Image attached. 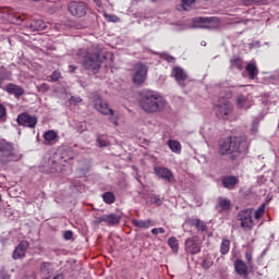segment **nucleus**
<instances>
[{"label":"nucleus","instance_id":"obj_1","mask_svg":"<svg viewBox=\"0 0 279 279\" xmlns=\"http://www.w3.org/2000/svg\"><path fill=\"white\" fill-rule=\"evenodd\" d=\"M250 149V142L245 136H229L219 142L218 154L230 156V154H245Z\"/></svg>","mask_w":279,"mask_h":279},{"label":"nucleus","instance_id":"obj_2","mask_svg":"<svg viewBox=\"0 0 279 279\" xmlns=\"http://www.w3.org/2000/svg\"><path fill=\"white\" fill-rule=\"evenodd\" d=\"M140 105L145 112H160L165 108V98L156 92L146 90L142 93Z\"/></svg>","mask_w":279,"mask_h":279},{"label":"nucleus","instance_id":"obj_3","mask_svg":"<svg viewBox=\"0 0 279 279\" xmlns=\"http://www.w3.org/2000/svg\"><path fill=\"white\" fill-rule=\"evenodd\" d=\"M214 110L219 119H228L230 114H232V110L234 107L232 102L226 98H220L218 102L215 105Z\"/></svg>","mask_w":279,"mask_h":279},{"label":"nucleus","instance_id":"obj_4","mask_svg":"<svg viewBox=\"0 0 279 279\" xmlns=\"http://www.w3.org/2000/svg\"><path fill=\"white\" fill-rule=\"evenodd\" d=\"M147 65L143 63H136L132 69V81L136 86H141V84H145V80H147Z\"/></svg>","mask_w":279,"mask_h":279},{"label":"nucleus","instance_id":"obj_5","mask_svg":"<svg viewBox=\"0 0 279 279\" xmlns=\"http://www.w3.org/2000/svg\"><path fill=\"white\" fill-rule=\"evenodd\" d=\"M94 107L100 112L101 114H110L111 121L113 122V125H119V122L117 119H119V116L114 114V111L108 107V104L104 101L101 98H98L95 100Z\"/></svg>","mask_w":279,"mask_h":279},{"label":"nucleus","instance_id":"obj_6","mask_svg":"<svg viewBox=\"0 0 279 279\" xmlns=\"http://www.w3.org/2000/svg\"><path fill=\"white\" fill-rule=\"evenodd\" d=\"M68 10L72 16H77L82 19V16H86V11L88 10V5L85 2L72 1L68 5Z\"/></svg>","mask_w":279,"mask_h":279},{"label":"nucleus","instance_id":"obj_7","mask_svg":"<svg viewBox=\"0 0 279 279\" xmlns=\"http://www.w3.org/2000/svg\"><path fill=\"white\" fill-rule=\"evenodd\" d=\"M193 23L196 27H203L205 29H215V27H219L218 17H195Z\"/></svg>","mask_w":279,"mask_h":279},{"label":"nucleus","instance_id":"obj_8","mask_svg":"<svg viewBox=\"0 0 279 279\" xmlns=\"http://www.w3.org/2000/svg\"><path fill=\"white\" fill-rule=\"evenodd\" d=\"M83 66H85V69H88L89 71H99V68L101 66L99 54L87 53L84 58Z\"/></svg>","mask_w":279,"mask_h":279},{"label":"nucleus","instance_id":"obj_9","mask_svg":"<svg viewBox=\"0 0 279 279\" xmlns=\"http://www.w3.org/2000/svg\"><path fill=\"white\" fill-rule=\"evenodd\" d=\"M254 105V101L252 100V96L250 95H239L235 98V107L238 110H248V108H252Z\"/></svg>","mask_w":279,"mask_h":279},{"label":"nucleus","instance_id":"obj_10","mask_svg":"<svg viewBox=\"0 0 279 279\" xmlns=\"http://www.w3.org/2000/svg\"><path fill=\"white\" fill-rule=\"evenodd\" d=\"M19 125H24V128H36L38 123V118L35 116H29L28 113H21L17 117Z\"/></svg>","mask_w":279,"mask_h":279},{"label":"nucleus","instance_id":"obj_11","mask_svg":"<svg viewBox=\"0 0 279 279\" xmlns=\"http://www.w3.org/2000/svg\"><path fill=\"white\" fill-rule=\"evenodd\" d=\"M172 77H174L175 82H178L179 86H186V81L189 80V74L184 71V69L180 66H174L172 69Z\"/></svg>","mask_w":279,"mask_h":279},{"label":"nucleus","instance_id":"obj_12","mask_svg":"<svg viewBox=\"0 0 279 279\" xmlns=\"http://www.w3.org/2000/svg\"><path fill=\"white\" fill-rule=\"evenodd\" d=\"M120 221L121 217L117 216V214L104 215L95 220L96 223H107V226H118Z\"/></svg>","mask_w":279,"mask_h":279},{"label":"nucleus","instance_id":"obj_13","mask_svg":"<svg viewBox=\"0 0 279 279\" xmlns=\"http://www.w3.org/2000/svg\"><path fill=\"white\" fill-rule=\"evenodd\" d=\"M242 228L252 229L254 221L252 220V209H245L239 215Z\"/></svg>","mask_w":279,"mask_h":279},{"label":"nucleus","instance_id":"obj_14","mask_svg":"<svg viewBox=\"0 0 279 279\" xmlns=\"http://www.w3.org/2000/svg\"><path fill=\"white\" fill-rule=\"evenodd\" d=\"M27 247H29V242L21 241L13 252L14 260H19V258H25V252H27Z\"/></svg>","mask_w":279,"mask_h":279},{"label":"nucleus","instance_id":"obj_15","mask_svg":"<svg viewBox=\"0 0 279 279\" xmlns=\"http://www.w3.org/2000/svg\"><path fill=\"white\" fill-rule=\"evenodd\" d=\"M14 146L4 140L0 141V158H8V156H12Z\"/></svg>","mask_w":279,"mask_h":279},{"label":"nucleus","instance_id":"obj_16","mask_svg":"<svg viewBox=\"0 0 279 279\" xmlns=\"http://www.w3.org/2000/svg\"><path fill=\"white\" fill-rule=\"evenodd\" d=\"M185 250L189 254H199L202 252V247L194 239H187L185 241Z\"/></svg>","mask_w":279,"mask_h":279},{"label":"nucleus","instance_id":"obj_17","mask_svg":"<svg viewBox=\"0 0 279 279\" xmlns=\"http://www.w3.org/2000/svg\"><path fill=\"white\" fill-rule=\"evenodd\" d=\"M5 90L9 95H14L15 97H23V95H25V89H23V87L12 83L5 86Z\"/></svg>","mask_w":279,"mask_h":279},{"label":"nucleus","instance_id":"obj_18","mask_svg":"<svg viewBox=\"0 0 279 279\" xmlns=\"http://www.w3.org/2000/svg\"><path fill=\"white\" fill-rule=\"evenodd\" d=\"M155 173H157L159 178H162V180H166L167 182H171V180H173V172L167 168L155 167Z\"/></svg>","mask_w":279,"mask_h":279},{"label":"nucleus","instance_id":"obj_19","mask_svg":"<svg viewBox=\"0 0 279 279\" xmlns=\"http://www.w3.org/2000/svg\"><path fill=\"white\" fill-rule=\"evenodd\" d=\"M234 269L239 276H246L247 274V265L241 259L234 262Z\"/></svg>","mask_w":279,"mask_h":279},{"label":"nucleus","instance_id":"obj_20","mask_svg":"<svg viewBox=\"0 0 279 279\" xmlns=\"http://www.w3.org/2000/svg\"><path fill=\"white\" fill-rule=\"evenodd\" d=\"M245 69L248 73L250 80H256V75H258V66H256V62L247 63Z\"/></svg>","mask_w":279,"mask_h":279},{"label":"nucleus","instance_id":"obj_21","mask_svg":"<svg viewBox=\"0 0 279 279\" xmlns=\"http://www.w3.org/2000/svg\"><path fill=\"white\" fill-rule=\"evenodd\" d=\"M222 184L225 189H233L239 184V178L236 177H226L222 179Z\"/></svg>","mask_w":279,"mask_h":279},{"label":"nucleus","instance_id":"obj_22","mask_svg":"<svg viewBox=\"0 0 279 279\" xmlns=\"http://www.w3.org/2000/svg\"><path fill=\"white\" fill-rule=\"evenodd\" d=\"M133 226H135V228H142L143 230H147V228H151V226H154V221L153 220H136L133 219L132 220Z\"/></svg>","mask_w":279,"mask_h":279},{"label":"nucleus","instance_id":"obj_23","mask_svg":"<svg viewBox=\"0 0 279 279\" xmlns=\"http://www.w3.org/2000/svg\"><path fill=\"white\" fill-rule=\"evenodd\" d=\"M167 145L173 154H182V144L175 140H170L167 142Z\"/></svg>","mask_w":279,"mask_h":279},{"label":"nucleus","instance_id":"obj_24","mask_svg":"<svg viewBox=\"0 0 279 279\" xmlns=\"http://www.w3.org/2000/svg\"><path fill=\"white\" fill-rule=\"evenodd\" d=\"M31 27H33V29H36L37 32H43L44 29H47V24L43 20H37L33 24H31Z\"/></svg>","mask_w":279,"mask_h":279},{"label":"nucleus","instance_id":"obj_25","mask_svg":"<svg viewBox=\"0 0 279 279\" xmlns=\"http://www.w3.org/2000/svg\"><path fill=\"white\" fill-rule=\"evenodd\" d=\"M44 138H45V141H47L48 143H51V141H56V138H58V133H56V131H53V130L47 131V132L44 134Z\"/></svg>","mask_w":279,"mask_h":279},{"label":"nucleus","instance_id":"obj_26","mask_svg":"<svg viewBox=\"0 0 279 279\" xmlns=\"http://www.w3.org/2000/svg\"><path fill=\"white\" fill-rule=\"evenodd\" d=\"M230 252V240L223 239L220 245V253L226 255Z\"/></svg>","mask_w":279,"mask_h":279},{"label":"nucleus","instance_id":"obj_27","mask_svg":"<svg viewBox=\"0 0 279 279\" xmlns=\"http://www.w3.org/2000/svg\"><path fill=\"white\" fill-rule=\"evenodd\" d=\"M253 254L254 251L252 248H248L245 253V258H246V263H247V267H250V269H252L253 265H254V260H253Z\"/></svg>","mask_w":279,"mask_h":279},{"label":"nucleus","instance_id":"obj_28","mask_svg":"<svg viewBox=\"0 0 279 279\" xmlns=\"http://www.w3.org/2000/svg\"><path fill=\"white\" fill-rule=\"evenodd\" d=\"M102 199L105 204H114V194L111 192H106L102 195Z\"/></svg>","mask_w":279,"mask_h":279},{"label":"nucleus","instance_id":"obj_29","mask_svg":"<svg viewBox=\"0 0 279 279\" xmlns=\"http://www.w3.org/2000/svg\"><path fill=\"white\" fill-rule=\"evenodd\" d=\"M168 245H169V247H171L172 252H174L177 254V252L179 250L178 239L170 238L168 240Z\"/></svg>","mask_w":279,"mask_h":279},{"label":"nucleus","instance_id":"obj_30","mask_svg":"<svg viewBox=\"0 0 279 279\" xmlns=\"http://www.w3.org/2000/svg\"><path fill=\"white\" fill-rule=\"evenodd\" d=\"M193 5H195V0H183L182 1V8L185 12H189V10H192Z\"/></svg>","mask_w":279,"mask_h":279},{"label":"nucleus","instance_id":"obj_31","mask_svg":"<svg viewBox=\"0 0 279 279\" xmlns=\"http://www.w3.org/2000/svg\"><path fill=\"white\" fill-rule=\"evenodd\" d=\"M231 66H234L235 69H243V60H241V58L231 59Z\"/></svg>","mask_w":279,"mask_h":279},{"label":"nucleus","instance_id":"obj_32","mask_svg":"<svg viewBox=\"0 0 279 279\" xmlns=\"http://www.w3.org/2000/svg\"><path fill=\"white\" fill-rule=\"evenodd\" d=\"M219 206L222 210H230V202L228 198H220Z\"/></svg>","mask_w":279,"mask_h":279},{"label":"nucleus","instance_id":"obj_33","mask_svg":"<svg viewBox=\"0 0 279 279\" xmlns=\"http://www.w3.org/2000/svg\"><path fill=\"white\" fill-rule=\"evenodd\" d=\"M194 226L197 228V230H199L201 232H204V230H206V222L199 220V219H195L194 220Z\"/></svg>","mask_w":279,"mask_h":279},{"label":"nucleus","instance_id":"obj_34","mask_svg":"<svg viewBox=\"0 0 279 279\" xmlns=\"http://www.w3.org/2000/svg\"><path fill=\"white\" fill-rule=\"evenodd\" d=\"M263 215H265V205L259 206L255 211V219H263Z\"/></svg>","mask_w":279,"mask_h":279},{"label":"nucleus","instance_id":"obj_35","mask_svg":"<svg viewBox=\"0 0 279 279\" xmlns=\"http://www.w3.org/2000/svg\"><path fill=\"white\" fill-rule=\"evenodd\" d=\"M40 270L43 271V274H49V271L51 270V263H43L40 266Z\"/></svg>","mask_w":279,"mask_h":279},{"label":"nucleus","instance_id":"obj_36","mask_svg":"<svg viewBox=\"0 0 279 279\" xmlns=\"http://www.w3.org/2000/svg\"><path fill=\"white\" fill-rule=\"evenodd\" d=\"M60 77H62V74H61L59 71H54V72L50 75L51 82H58V80H60Z\"/></svg>","mask_w":279,"mask_h":279},{"label":"nucleus","instance_id":"obj_37","mask_svg":"<svg viewBox=\"0 0 279 279\" xmlns=\"http://www.w3.org/2000/svg\"><path fill=\"white\" fill-rule=\"evenodd\" d=\"M37 89L39 90V93H47V90H49V85H47V83H44L37 86Z\"/></svg>","mask_w":279,"mask_h":279},{"label":"nucleus","instance_id":"obj_38","mask_svg":"<svg viewBox=\"0 0 279 279\" xmlns=\"http://www.w3.org/2000/svg\"><path fill=\"white\" fill-rule=\"evenodd\" d=\"M5 107H3V105L0 104V121H5Z\"/></svg>","mask_w":279,"mask_h":279},{"label":"nucleus","instance_id":"obj_39","mask_svg":"<svg viewBox=\"0 0 279 279\" xmlns=\"http://www.w3.org/2000/svg\"><path fill=\"white\" fill-rule=\"evenodd\" d=\"M151 234H165V228L151 229Z\"/></svg>","mask_w":279,"mask_h":279},{"label":"nucleus","instance_id":"obj_40","mask_svg":"<svg viewBox=\"0 0 279 279\" xmlns=\"http://www.w3.org/2000/svg\"><path fill=\"white\" fill-rule=\"evenodd\" d=\"M63 236H64L65 241H71V239H73V231H65L63 233Z\"/></svg>","mask_w":279,"mask_h":279},{"label":"nucleus","instance_id":"obj_41","mask_svg":"<svg viewBox=\"0 0 279 279\" xmlns=\"http://www.w3.org/2000/svg\"><path fill=\"white\" fill-rule=\"evenodd\" d=\"M106 19H108V21H111L112 23H117V21H119V17H117V15H108L105 13Z\"/></svg>","mask_w":279,"mask_h":279},{"label":"nucleus","instance_id":"obj_42","mask_svg":"<svg viewBox=\"0 0 279 279\" xmlns=\"http://www.w3.org/2000/svg\"><path fill=\"white\" fill-rule=\"evenodd\" d=\"M70 104H82V98L72 97V98H70Z\"/></svg>","mask_w":279,"mask_h":279},{"label":"nucleus","instance_id":"obj_43","mask_svg":"<svg viewBox=\"0 0 279 279\" xmlns=\"http://www.w3.org/2000/svg\"><path fill=\"white\" fill-rule=\"evenodd\" d=\"M58 171H60V167L58 166V162H54L53 167H52V170H51V173H56Z\"/></svg>","mask_w":279,"mask_h":279},{"label":"nucleus","instance_id":"obj_44","mask_svg":"<svg viewBox=\"0 0 279 279\" xmlns=\"http://www.w3.org/2000/svg\"><path fill=\"white\" fill-rule=\"evenodd\" d=\"M150 202H151L153 204H160V197H158V196H153V197L150 198Z\"/></svg>","mask_w":279,"mask_h":279},{"label":"nucleus","instance_id":"obj_45","mask_svg":"<svg viewBox=\"0 0 279 279\" xmlns=\"http://www.w3.org/2000/svg\"><path fill=\"white\" fill-rule=\"evenodd\" d=\"M94 2L96 3V5H97L98 8H101V5H102L101 0H94Z\"/></svg>","mask_w":279,"mask_h":279},{"label":"nucleus","instance_id":"obj_46","mask_svg":"<svg viewBox=\"0 0 279 279\" xmlns=\"http://www.w3.org/2000/svg\"><path fill=\"white\" fill-rule=\"evenodd\" d=\"M98 143H99L100 147H106V142L98 140Z\"/></svg>","mask_w":279,"mask_h":279},{"label":"nucleus","instance_id":"obj_47","mask_svg":"<svg viewBox=\"0 0 279 279\" xmlns=\"http://www.w3.org/2000/svg\"><path fill=\"white\" fill-rule=\"evenodd\" d=\"M53 279H64V276H62V275H57L56 277H53Z\"/></svg>","mask_w":279,"mask_h":279},{"label":"nucleus","instance_id":"obj_48","mask_svg":"<svg viewBox=\"0 0 279 279\" xmlns=\"http://www.w3.org/2000/svg\"><path fill=\"white\" fill-rule=\"evenodd\" d=\"M252 0H242V3H244V5H248V3L251 2Z\"/></svg>","mask_w":279,"mask_h":279},{"label":"nucleus","instance_id":"obj_49","mask_svg":"<svg viewBox=\"0 0 279 279\" xmlns=\"http://www.w3.org/2000/svg\"><path fill=\"white\" fill-rule=\"evenodd\" d=\"M208 262L207 260H204L203 262V267H208V264H207Z\"/></svg>","mask_w":279,"mask_h":279},{"label":"nucleus","instance_id":"obj_50","mask_svg":"<svg viewBox=\"0 0 279 279\" xmlns=\"http://www.w3.org/2000/svg\"><path fill=\"white\" fill-rule=\"evenodd\" d=\"M70 71L73 73V71H75V66H70Z\"/></svg>","mask_w":279,"mask_h":279},{"label":"nucleus","instance_id":"obj_51","mask_svg":"<svg viewBox=\"0 0 279 279\" xmlns=\"http://www.w3.org/2000/svg\"><path fill=\"white\" fill-rule=\"evenodd\" d=\"M202 45L205 47L206 46V44H204V43H202Z\"/></svg>","mask_w":279,"mask_h":279},{"label":"nucleus","instance_id":"obj_52","mask_svg":"<svg viewBox=\"0 0 279 279\" xmlns=\"http://www.w3.org/2000/svg\"><path fill=\"white\" fill-rule=\"evenodd\" d=\"M0 202H1V195H0Z\"/></svg>","mask_w":279,"mask_h":279}]
</instances>
